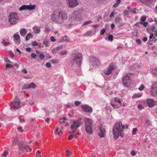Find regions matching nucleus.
Listing matches in <instances>:
<instances>
[{"mask_svg":"<svg viewBox=\"0 0 157 157\" xmlns=\"http://www.w3.org/2000/svg\"><path fill=\"white\" fill-rule=\"evenodd\" d=\"M63 49V47L62 46H59L56 48H54V49L52 50V52L53 53H56L57 52Z\"/></svg>","mask_w":157,"mask_h":157,"instance_id":"obj_21","label":"nucleus"},{"mask_svg":"<svg viewBox=\"0 0 157 157\" xmlns=\"http://www.w3.org/2000/svg\"><path fill=\"white\" fill-rule=\"evenodd\" d=\"M140 1L144 4L147 6L151 8L154 4L156 0H139Z\"/></svg>","mask_w":157,"mask_h":157,"instance_id":"obj_10","label":"nucleus"},{"mask_svg":"<svg viewBox=\"0 0 157 157\" xmlns=\"http://www.w3.org/2000/svg\"><path fill=\"white\" fill-rule=\"evenodd\" d=\"M81 118H79L78 119L76 123H77L76 128H75V130H76L81 124L82 122H81Z\"/></svg>","mask_w":157,"mask_h":157,"instance_id":"obj_24","label":"nucleus"},{"mask_svg":"<svg viewBox=\"0 0 157 157\" xmlns=\"http://www.w3.org/2000/svg\"><path fill=\"white\" fill-rule=\"evenodd\" d=\"M137 131V129L136 128H133L132 132V134L134 135L136 133Z\"/></svg>","mask_w":157,"mask_h":157,"instance_id":"obj_39","label":"nucleus"},{"mask_svg":"<svg viewBox=\"0 0 157 157\" xmlns=\"http://www.w3.org/2000/svg\"><path fill=\"white\" fill-rule=\"evenodd\" d=\"M46 66L48 68H50L51 67V64L50 63H46Z\"/></svg>","mask_w":157,"mask_h":157,"instance_id":"obj_51","label":"nucleus"},{"mask_svg":"<svg viewBox=\"0 0 157 157\" xmlns=\"http://www.w3.org/2000/svg\"><path fill=\"white\" fill-rule=\"evenodd\" d=\"M2 43L4 46H6L7 45L9 44H10L9 42H6V40L4 39L2 40Z\"/></svg>","mask_w":157,"mask_h":157,"instance_id":"obj_35","label":"nucleus"},{"mask_svg":"<svg viewBox=\"0 0 157 157\" xmlns=\"http://www.w3.org/2000/svg\"><path fill=\"white\" fill-rule=\"evenodd\" d=\"M84 121L86 132L88 134H92L93 133L92 127V121L90 118H86Z\"/></svg>","mask_w":157,"mask_h":157,"instance_id":"obj_4","label":"nucleus"},{"mask_svg":"<svg viewBox=\"0 0 157 157\" xmlns=\"http://www.w3.org/2000/svg\"><path fill=\"white\" fill-rule=\"evenodd\" d=\"M82 107L83 111L85 112L90 113L92 111L91 108L87 105H82Z\"/></svg>","mask_w":157,"mask_h":157,"instance_id":"obj_16","label":"nucleus"},{"mask_svg":"<svg viewBox=\"0 0 157 157\" xmlns=\"http://www.w3.org/2000/svg\"><path fill=\"white\" fill-rule=\"evenodd\" d=\"M92 23V21H88L85 22L83 24V25H87L88 24H91Z\"/></svg>","mask_w":157,"mask_h":157,"instance_id":"obj_37","label":"nucleus"},{"mask_svg":"<svg viewBox=\"0 0 157 157\" xmlns=\"http://www.w3.org/2000/svg\"><path fill=\"white\" fill-rule=\"evenodd\" d=\"M32 45L33 46H37L38 45V43L36 41H33L32 43Z\"/></svg>","mask_w":157,"mask_h":157,"instance_id":"obj_46","label":"nucleus"},{"mask_svg":"<svg viewBox=\"0 0 157 157\" xmlns=\"http://www.w3.org/2000/svg\"><path fill=\"white\" fill-rule=\"evenodd\" d=\"M131 75V73H127L123 78L122 82L125 87H128L130 84L131 79L130 76Z\"/></svg>","mask_w":157,"mask_h":157,"instance_id":"obj_8","label":"nucleus"},{"mask_svg":"<svg viewBox=\"0 0 157 157\" xmlns=\"http://www.w3.org/2000/svg\"><path fill=\"white\" fill-rule=\"evenodd\" d=\"M111 105L115 108H118L121 106V103L114 102L111 103Z\"/></svg>","mask_w":157,"mask_h":157,"instance_id":"obj_20","label":"nucleus"},{"mask_svg":"<svg viewBox=\"0 0 157 157\" xmlns=\"http://www.w3.org/2000/svg\"><path fill=\"white\" fill-rule=\"evenodd\" d=\"M76 122L75 121H74L72 124L71 125V129H75L76 128Z\"/></svg>","mask_w":157,"mask_h":157,"instance_id":"obj_27","label":"nucleus"},{"mask_svg":"<svg viewBox=\"0 0 157 157\" xmlns=\"http://www.w3.org/2000/svg\"><path fill=\"white\" fill-rule=\"evenodd\" d=\"M13 66L12 65L7 63L6 65V68L13 67Z\"/></svg>","mask_w":157,"mask_h":157,"instance_id":"obj_42","label":"nucleus"},{"mask_svg":"<svg viewBox=\"0 0 157 157\" xmlns=\"http://www.w3.org/2000/svg\"><path fill=\"white\" fill-rule=\"evenodd\" d=\"M36 52L38 56L41 60H42L44 59L45 56L43 53L38 50L36 51Z\"/></svg>","mask_w":157,"mask_h":157,"instance_id":"obj_19","label":"nucleus"},{"mask_svg":"<svg viewBox=\"0 0 157 157\" xmlns=\"http://www.w3.org/2000/svg\"><path fill=\"white\" fill-rule=\"evenodd\" d=\"M152 73L154 75L157 74V67H156L154 70H152Z\"/></svg>","mask_w":157,"mask_h":157,"instance_id":"obj_48","label":"nucleus"},{"mask_svg":"<svg viewBox=\"0 0 157 157\" xmlns=\"http://www.w3.org/2000/svg\"><path fill=\"white\" fill-rule=\"evenodd\" d=\"M36 6L35 5H23L21 6L19 8V9L20 11L26 10H34Z\"/></svg>","mask_w":157,"mask_h":157,"instance_id":"obj_11","label":"nucleus"},{"mask_svg":"<svg viewBox=\"0 0 157 157\" xmlns=\"http://www.w3.org/2000/svg\"><path fill=\"white\" fill-rule=\"evenodd\" d=\"M13 37L15 40H18L20 39V37L19 34H15L13 36Z\"/></svg>","mask_w":157,"mask_h":157,"instance_id":"obj_28","label":"nucleus"},{"mask_svg":"<svg viewBox=\"0 0 157 157\" xmlns=\"http://www.w3.org/2000/svg\"><path fill=\"white\" fill-rule=\"evenodd\" d=\"M140 23L141 24L143 25L145 27H146L148 25V23L146 22H140Z\"/></svg>","mask_w":157,"mask_h":157,"instance_id":"obj_38","label":"nucleus"},{"mask_svg":"<svg viewBox=\"0 0 157 157\" xmlns=\"http://www.w3.org/2000/svg\"><path fill=\"white\" fill-rule=\"evenodd\" d=\"M50 62L53 63H58V61L57 60L53 59L51 60Z\"/></svg>","mask_w":157,"mask_h":157,"instance_id":"obj_52","label":"nucleus"},{"mask_svg":"<svg viewBox=\"0 0 157 157\" xmlns=\"http://www.w3.org/2000/svg\"><path fill=\"white\" fill-rule=\"evenodd\" d=\"M37 87V86L34 83L32 82L29 84H24L23 88V89L28 90L30 89H34Z\"/></svg>","mask_w":157,"mask_h":157,"instance_id":"obj_13","label":"nucleus"},{"mask_svg":"<svg viewBox=\"0 0 157 157\" xmlns=\"http://www.w3.org/2000/svg\"><path fill=\"white\" fill-rule=\"evenodd\" d=\"M67 155L68 156H71L72 154V153L70 151L68 150H67L66 151Z\"/></svg>","mask_w":157,"mask_h":157,"instance_id":"obj_31","label":"nucleus"},{"mask_svg":"<svg viewBox=\"0 0 157 157\" xmlns=\"http://www.w3.org/2000/svg\"><path fill=\"white\" fill-rule=\"evenodd\" d=\"M67 51H62L59 52V54L61 56H63L67 54Z\"/></svg>","mask_w":157,"mask_h":157,"instance_id":"obj_32","label":"nucleus"},{"mask_svg":"<svg viewBox=\"0 0 157 157\" xmlns=\"http://www.w3.org/2000/svg\"><path fill=\"white\" fill-rule=\"evenodd\" d=\"M114 70V66L112 64H110L108 68L104 70V72L105 74L109 75Z\"/></svg>","mask_w":157,"mask_h":157,"instance_id":"obj_14","label":"nucleus"},{"mask_svg":"<svg viewBox=\"0 0 157 157\" xmlns=\"http://www.w3.org/2000/svg\"><path fill=\"white\" fill-rule=\"evenodd\" d=\"M73 136L72 135H71L69 136L68 137V139L69 140H71L73 139Z\"/></svg>","mask_w":157,"mask_h":157,"instance_id":"obj_60","label":"nucleus"},{"mask_svg":"<svg viewBox=\"0 0 157 157\" xmlns=\"http://www.w3.org/2000/svg\"><path fill=\"white\" fill-rule=\"evenodd\" d=\"M75 104L76 106H78L81 104V102L80 101H76L75 102Z\"/></svg>","mask_w":157,"mask_h":157,"instance_id":"obj_49","label":"nucleus"},{"mask_svg":"<svg viewBox=\"0 0 157 157\" xmlns=\"http://www.w3.org/2000/svg\"><path fill=\"white\" fill-rule=\"evenodd\" d=\"M65 41L67 42L70 41L68 37L66 36H63L62 39L59 40L60 43H63Z\"/></svg>","mask_w":157,"mask_h":157,"instance_id":"obj_22","label":"nucleus"},{"mask_svg":"<svg viewBox=\"0 0 157 157\" xmlns=\"http://www.w3.org/2000/svg\"><path fill=\"white\" fill-rule=\"evenodd\" d=\"M19 148L21 149H23L26 150L27 151H28V149H29V151L31 152L32 150V148H30L29 146L26 145L25 146L22 144L21 143L19 146Z\"/></svg>","mask_w":157,"mask_h":157,"instance_id":"obj_17","label":"nucleus"},{"mask_svg":"<svg viewBox=\"0 0 157 157\" xmlns=\"http://www.w3.org/2000/svg\"><path fill=\"white\" fill-rule=\"evenodd\" d=\"M135 10H136V9H135V10H134V9H131L130 10H129V11L131 12L132 13L136 14V12L135 11Z\"/></svg>","mask_w":157,"mask_h":157,"instance_id":"obj_44","label":"nucleus"},{"mask_svg":"<svg viewBox=\"0 0 157 157\" xmlns=\"http://www.w3.org/2000/svg\"><path fill=\"white\" fill-rule=\"evenodd\" d=\"M66 2L69 8H73L78 5L77 0H66Z\"/></svg>","mask_w":157,"mask_h":157,"instance_id":"obj_9","label":"nucleus"},{"mask_svg":"<svg viewBox=\"0 0 157 157\" xmlns=\"http://www.w3.org/2000/svg\"><path fill=\"white\" fill-rule=\"evenodd\" d=\"M151 92L153 95H157V82H154L150 89Z\"/></svg>","mask_w":157,"mask_h":157,"instance_id":"obj_12","label":"nucleus"},{"mask_svg":"<svg viewBox=\"0 0 157 157\" xmlns=\"http://www.w3.org/2000/svg\"><path fill=\"white\" fill-rule=\"evenodd\" d=\"M9 21L11 25L16 24L17 20L18 19V16L17 14L15 12H11L10 14L8 17Z\"/></svg>","mask_w":157,"mask_h":157,"instance_id":"obj_7","label":"nucleus"},{"mask_svg":"<svg viewBox=\"0 0 157 157\" xmlns=\"http://www.w3.org/2000/svg\"><path fill=\"white\" fill-rule=\"evenodd\" d=\"M17 129L19 131H21L22 132H23V130L22 129L21 127H18L17 128Z\"/></svg>","mask_w":157,"mask_h":157,"instance_id":"obj_59","label":"nucleus"},{"mask_svg":"<svg viewBox=\"0 0 157 157\" xmlns=\"http://www.w3.org/2000/svg\"><path fill=\"white\" fill-rule=\"evenodd\" d=\"M27 33L26 31L24 29H22L20 31V33L21 35H25Z\"/></svg>","mask_w":157,"mask_h":157,"instance_id":"obj_29","label":"nucleus"},{"mask_svg":"<svg viewBox=\"0 0 157 157\" xmlns=\"http://www.w3.org/2000/svg\"><path fill=\"white\" fill-rule=\"evenodd\" d=\"M136 153L135 151L133 150L132 151L131 153V155L132 156H135L136 155Z\"/></svg>","mask_w":157,"mask_h":157,"instance_id":"obj_57","label":"nucleus"},{"mask_svg":"<svg viewBox=\"0 0 157 157\" xmlns=\"http://www.w3.org/2000/svg\"><path fill=\"white\" fill-rule=\"evenodd\" d=\"M105 29H103L102 30H101L100 32V34L101 35H103L104 34L105 32Z\"/></svg>","mask_w":157,"mask_h":157,"instance_id":"obj_55","label":"nucleus"},{"mask_svg":"<svg viewBox=\"0 0 157 157\" xmlns=\"http://www.w3.org/2000/svg\"><path fill=\"white\" fill-rule=\"evenodd\" d=\"M154 35L153 33H151V35L149 36V39H151L152 38H153L154 37Z\"/></svg>","mask_w":157,"mask_h":157,"instance_id":"obj_58","label":"nucleus"},{"mask_svg":"<svg viewBox=\"0 0 157 157\" xmlns=\"http://www.w3.org/2000/svg\"><path fill=\"white\" fill-rule=\"evenodd\" d=\"M120 18L119 17H117L115 19V22H118L120 21Z\"/></svg>","mask_w":157,"mask_h":157,"instance_id":"obj_54","label":"nucleus"},{"mask_svg":"<svg viewBox=\"0 0 157 157\" xmlns=\"http://www.w3.org/2000/svg\"><path fill=\"white\" fill-rule=\"evenodd\" d=\"M20 101L19 100H15L12 103V106L11 107V109H17L20 108Z\"/></svg>","mask_w":157,"mask_h":157,"instance_id":"obj_15","label":"nucleus"},{"mask_svg":"<svg viewBox=\"0 0 157 157\" xmlns=\"http://www.w3.org/2000/svg\"><path fill=\"white\" fill-rule=\"evenodd\" d=\"M22 72L25 74H26L27 73V71L25 69H23L22 70Z\"/></svg>","mask_w":157,"mask_h":157,"instance_id":"obj_61","label":"nucleus"},{"mask_svg":"<svg viewBox=\"0 0 157 157\" xmlns=\"http://www.w3.org/2000/svg\"><path fill=\"white\" fill-rule=\"evenodd\" d=\"M114 12H112L111 14H110V15H109V17H110L111 18L114 15Z\"/></svg>","mask_w":157,"mask_h":157,"instance_id":"obj_62","label":"nucleus"},{"mask_svg":"<svg viewBox=\"0 0 157 157\" xmlns=\"http://www.w3.org/2000/svg\"><path fill=\"white\" fill-rule=\"evenodd\" d=\"M128 127L127 125L125 126L122 125L121 121H119L116 123L113 128V134L114 135V138L115 139H118L119 136H121L123 137V129L124 128L128 129Z\"/></svg>","mask_w":157,"mask_h":157,"instance_id":"obj_2","label":"nucleus"},{"mask_svg":"<svg viewBox=\"0 0 157 157\" xmlns=\"http://www.w3.org/2000/svg\"><path fill=\"white\" fill-rule=\"evenodd\" d=\"M113 36L112 35H109L108 37V40L110 41H112L113 40Z\"/></svg>","mask_w":157,"mask_h":157,"instance_id":"obj_41","label":"nucleus"},{"mask_svg":"<svg viewBox=\"0 0 157 157\" xmlns=\"http://www.w3.org/2000/svg\"><path fill=\"white\" fill-rule=\"evenodd\" d=\"M82 56L81 53H77L73 55L71 58V63L74 65H80L82 61Z\"/></svg>","mask_w":157,"mask_h":157,"instance_id":"obj_3","label":"nucleus"},{"mask_svg":"<svg viewBox=\"0 0 157 157\" xmlns=\"http://www.w3.org/2000/svg\"><path fill=\"white\" fill-rule=\"evenodd\" d=\"M52 21L55 23L62 24L67 18V13L61 9H55L51 16Z\"/></svg>","mask_w":157,"mask_h":157,"instance_id":"obj_1","label":"nucleus"},{"mask_svg":"<svg viewBox=\"0 0 157 157\" xmlns=\"http://www.w3.org/2000/svg\"><path fill=\"white\" fill-rule=\"evenodd\" d=\"M146 101L147 105L150 107H153L155 105V101L153 99H148Z\"/></svg>","mask_w":157,"mask_h":157,"instance_id":"obj_18","label":"nucleus"},{"mask_svg":"<svg viewBox=\"0 0 157 157\" xmlns=\"http://www.w3.org/2000/svg\"><path fill=\"white\" fill-rule=\"evenodd\" d=\"M114 102H117L119 103H121L120 99L117 98H114Z\"/></svg>","mask_w":157,"mask_h":157,"instance_id":"obj_43","label":"nucleus"},{"mask_svg":"<svg viewBox=\"0 0 157 157\" xmlns=\"http://www.w3.org/2000/svg\"><path fill=\"white\" fill-rule=\"evenodd\" d=\"M93 34V32L91 30L88 31L85 34L84 36H88L92 35Z\"/></svg>","mask_w":157,"mask_h":157,"instance_id":"obj_30","label":"nucleus"},{"mask_svg":"<svg viewBox=\"0 0 157 157\" xmlns=\"http://www.w3.org/2000/svg\"><path fill=\"white\" fill-rule=\"evenodd\" d=\"M80 10L75 11L72 13L71 18L72 20L76 21H80L82 20Z\"/></svg>","mask_w":157,"mask_h":157,"instance_id":"obj_6","label":"nucleus"},{"mask_svg":"<svg viewBox=\"0 0 157 157\" xmlns=\"http://www.w3.org/2000/svg\"><path fill=\"white\" fill-rule=\"evenodd\" d=\"M31 57L33 59H35L37 57V55L35 53H33L31 54Z\"/></svg>","mask_w":157,"mask_h":157,"instance_id":"obj_45","label":"nucleus"},{"mask_svg":"<svg viewBox=\"0 0 157 157\" xmlns=\"http://www.w3.org/2000/svg\"><path fill=\"white\" fill-rule=\"evenodd\" d=\"M36 153V157H38L39 155H41V152L40 150H38L37 151Z\"/></svg>","mask_w":157,"mask_h":157,"instance_id":"obj_53","label":"nucleus"},{"mask_svg":"<svg viewBox=\"0 0 157 157\" xmlns=\"http://www.w3.org/2000/svg\"><path fill=\"white\" fill-rule=\"evenodd\" d=\"M19 118L21 122H24L25 121V119L23 117L21 116H19Z\"/></svg>","mask_w":157,"mask_h":157,"instance_id":"obj_47","label":"nucleus"},{"mask_svg":"<svg viewBox=\"0 0 157 157\" xmlns=\"http://www.w3.org/2000/svg\"><path fill=\"white\" fill-rule=\"evenodd\" d=\"M51 41L52 42H54L56 41V40L54 38V36H52L50 38Z\"/></svg>","mask_w":157,"mask_h":157,"instance_id":"obj_56","label":"nucleus"},{"mask_svg":"<svg viewBox=\"0 0 157 157\" xmlns=\"http://www.w3.org/2000/svg\"><path fill=\"white\" fill-rule=\"evenodd\" d=\"M144 88L145 87L144 84H142L138 88V89L140 91H142L144 90Z\"/></svg>","mask_w":157,"mask_h":157,"instance_id":"obj_36","label":"nucleus"},{"mask_svg":"<svg viewBox=\"0 0 157 157\" xmlns=\"http://www.w3.org/2000/svg\"><path fill=\"white\" fill-rule=\"evenodd\" d=\"M146 19V18L145 17L143 16L142 17L140 18V20L141 21V22H144V21Z\"/></svg>","mask_w":157,"mask_h":157,"instance_id":"obj_50","label":"nucleus"},{"mask_svg":"<svg viewBox=\"0 0 157 157\" xmlns=\"http://www.w3.org/2000/svg\"><path fill=\"white\" fill-rule=\"evenodd\" d=\"M8 153L6 151H5L2 155V157H6V156L8 155Z\"/></svg>","mask_w":157,"mask_h":157,"instance_id":"obj_40","label":"nucleus"},{"mask_svg":"<svg viewBox=\"0 0 157 157\" xmlns=\"http://www.w3.org/2000/svg\"><path fill=\"white\" fill-rule=\"evenodd\" d=\"M99 136L100 138L104 137L106 132V130L104 125V123L102 119H100L99 121Z\"/></svg>","mask_w":157,"mask_h":157,"instance_id":"obj_5","label":"nucleus"},{"mask_svg":"<svg viewBox=\"0 0 157 157\" xmlns=\"http://www.w3.org/2000/svg\"><path fill=\"white\" fill-rule=\"evenodd\" d=\"M150 29H151V30L153 32L155 30V27L154 26H153L151 27L150 28Z\"/></svg>","mask_w":157,"mask_h":157,"instance_id":"obj_64","label":"nucleus"},{"mask_svg":"<svg viewBox=\"0 0 157 157\" xmlns=\"http://www.w3.org/2000/svg\"><path fill=\"white\" fill-rule=\"evenodd\" d=\"M43 43L45 47H47L48 46V40H44L43 41Z\"/></svg>","mask_w":157,"mask_h":157,"instance_id":"obj_34","label":"nucleus"},{"mask_svg":"<svg viewBox=\"0 0 157 157\" xmlns=\"http://www.w3.org/2000/svg\"><path fill=\"white\" fill-rule=\"evenodd\" d=\"M40 29H38L36 30L35 33H39L40 32Z\"/></svg>","mask_w":157,"mask_h":157,"instance_id":"obj_63","label":"nucleus"},{"mask_svg":"<svg viewBox=\"0 0 157 157\" xmlns=\"http://www.w3.org/2000/svg\"><path fill=\"white\" fill-rule=\"evenodd\" d=\"M142 96V94L141 93H135L132 96V98H139L141 97Z\"/></svg>","mask_w":157,"mask_h":157,"instance_id":"obj_26","label":"nucleus"},{"mask_svg":"<svg viewBox=\"0 0 157 157\" xmlns=\"http://www.w3.org/2000/svg\"><path fill=\"white\" fill-rule=\"evenodd\" d=\"M30 37H31L32 38V36L31 33H29L26 36V40L27 41L29 40L30 39Z\"/></svg>","mask_w":157,"mask_h":157,"instance_id":"obj_33","label":"nucleus"},{"mask_svg":"<svg viewBox=\"0 0 157 157\" xmlns=\"http://www.w3.org/2000/svg\"><path fill=\"white\" fill-rule=\"evenodd\" d=\"M90 62H93L92 64L94 65L97 64V59L96 57L94 56L91 57L90 59Z\"/></svg>","mask_w":157,"mask_h":157,"instance_id":"obj_23","label":"nucleus"},{"mask_svg":"<svg viewBox=\"0 0 157 157\" xmlns=\"http://www.w3.org/2000/svg\"><path fill=\"white\" fill-rule=\"evenodd\" d=\"M144 103L142 101L140 102L138 105V109L140 110H141L143 109L144 108V106L143 105H144Z\"/></svg>","mask_w":157,"mask_h":157,"instance_id":"obj_25","label":"nucleus"}]
</instances>
